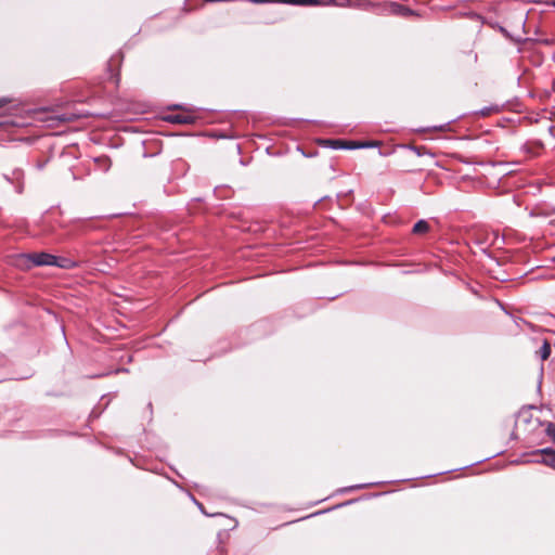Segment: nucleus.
<instances>
[{"label": "nucleus", "instance_id": "obj_1", "mask_svg": "<svg viewBox=\"0 0 555 555\" xmlns=\"http://www.w3.org/2000/svg\"><path fill=\"white\" fill-rule=\"evenodd\" d=\"M55 256L48 253L23 254L17 257L16 264L23 269L34 266H53Z\"/></svg>", "mask_w": 555, "mask_h": 555}, {"label": "nucleus", "instance_id": "obj_2", "mask_svg": "<svg viewBox=\"0 0 555 555\" xmlns=\"http://www.w3.org/2000/svg\"><path fill=\"white\" fill-rule=\"evenodd\" d=\"M534 455L542 456L540 460H535L534 462L542 463V464L555 469V450L550 449V448L541 449V450H538L534 453Z\"/></svg>", "mask_w": 555, "mask_h": 555}, {"label": "nucleus", "instance_id": "obj_3", "mask_svg": "<svg viewBox=\"0 0 555 555\" xmlns=\"http://www.w3.org/2000/svg\"><path fill=\"white\" fill-rule=\"evenodd\" d=\"M169 120L175 124L189 125L194 122L195 117L188 113H178L170 115Z\"/></svg>", "mask_w": 555, "mask_h": 555}, {"label": "nucleus", "instance_id": "obj_4", "mask_svg": "<svg viewBox=\"0 0 555 555\" xmlns=\"http://www.w3.org/2000/svg\"><path fill=\"white\" fill-rule=\"evenodd\" d=\"M389 8H390V11L393 13V14H397V15H401V16H410V15H413V11L402 4H399V3H390L389 4Z\"/></svg>", "mask_w": 555, "mask_h": 555}, {"label": "nucleus", "instance_id": "obj_5", "mask_svg": "<svg viewBox=\"0 0 555 555\" xmlns=\"http://www.w3.org/2000/svg\"><path fill=\"white\" fill-rule=\"evenodd\" d=\"M82 117H86V115H81V114H75V113H69V112H66V113H63V114H60V115H56L54 117V119L61 121V122H73L79 118H82Z\"/></svg>", "mask_w": 555, "mask_h": 555}, {"label": "nucleus", "instance_id": "obj_6", "mask_svg": "<svg viewBox=\"0 0 555 555\" xmlns=\"http://www.w3.org/2000/svg\"><path fill=\"white\" fill-rule=\"evenodd\" d=\"M53 266L62 268V269H73L77 264L75 261L70 260L69 258L55 256V261L53 262Z\"/></svg>", "mask_w": 555, "mask_h": 555}, {"label": "nucleus", "instance_id": "obj_7", "mask_svg": "<svg viewBox=\"0 0 555 555\" xmlns=\"http://www.w3.org/2000/svg\"><path fill=\"white\" fill-rule=\"evenodd\" d=\"M429 223L425 220L417 221L413 227L414 234H424L429 231Z\"/></svg>", "mask_w": 555, "mask_h": 555}, {"label": "nucleus", "instance_id": "obj_8", "mask_svg": "<svg viewBox=\"0 0 555 555\" xmlns=\"http://www.w3.org/2000/svg\"><path fill=\"white\" fill-rule=\"evenodd\" d=\"M345 150H353V149H359V147H366V146H372L374 145V143H363V142H358V141H347L345 140Z\"/></svg>", "mask_w": 555, "mask_h": 555}, {"label": "nucleus", "instance_id": "obj_9", "mask_svg": "<svg viewBox=\"0 0 555 555\" xmlns=\"http://www.w3.org/2000/svg\"><path fill=\"white\" fill-rule=\"evenodd\" d=\"M538 353L540 354L541 359L544 361V360H547L550 354H551V345L547 340H544L542 347L540 348V350L538 351Z\"/></svg>", "mask_w": 555, "mask_h": 555}, {"label": "nucleus", "instance_id": "obj_10", "mask_svg": "<svg viewBox=\"0 0 555 555\" xmlns=\"http://www.w3.org/2000/svg\"><path fill=\"white\" fill-rule=\"evenodd\" d=\"M327 0H297V5H328Z\"/></svg>", "mask_w": 555, "mask_h": 555}, {"label": "nucleus", "instance_id": "obj_11", "mask_svg": "<svg viewBox=\"0 0 555 555\" xmlns=\"http://www.w3.org/2000/svg\"><path fill=\"white\" fill-rule=\"evenodd\" d=\"M325 145L332 147V149H335V150H339V149H344L345 150V140H340V139H334V140H326L324 141Z\"/></svg>", "mask_w": 555, "mask_h": 555}, {"label": "nucleus", "instance_id": "obj_12", "mask_svg": "<svg viewBox=\"0 0 555 555\" xmlns=\"http://www.w3.org/2000/svg\"><path fill=\"white\" fill-rule=\"evenodd\" d=\"M547 436L555 442V425L550 424L546 428Z\"/></svg>", "mask_w": 555, "mask_h": 555}, {"label": "nucleus", "instance_id": "obj_13", "mask_svg": "<svg viewBox=\"0 0 555 555\" xmlns=\"http://www.w3.org/2000/svg\"><path fill=\"white\" fill-rule=\"evenodd\" d=\"M11 100L8 98H0V108L4 107Z\"/></svg>", "mask_w": 555, "mask_h": 555}, {"label": "nucleus", "instance_id": "obj_14", "mask_svg": "<svg viewBox=\"0 0 555 555\" xmlns=\"http://www.w3.org/2000/svg\"><path fill=\"white\" fill-rule=\"evenodd\" d=\"M278 2L297 5V0H278Z\"/></svg>", "mask_w": 555, "mask_h": 555}, {"label": "nucleus", "instance_id": "obj_15", "mask_svg": "<svg viewBox=\"0 0 555 555\" xmlns=\"http://www.w3.org/2000/svg\"><path fill=\"white\" fill-rule=\"evenodd\" d=\"M256 3L278 2V0H253Z\"/></svg>", "mask_w": 555, "mask_h": 555}]
</instances>
